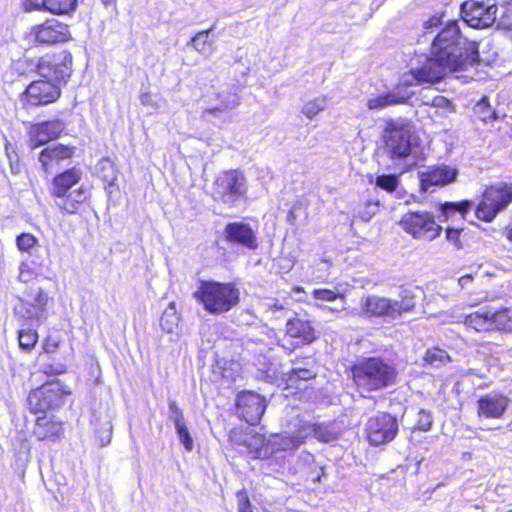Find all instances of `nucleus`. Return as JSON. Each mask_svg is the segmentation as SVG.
Masks as SVG:
<instances>
[{
  "label": "nucleus",
  "mask_w": 512,
  "mask_h": 512,
  "mask_svg": "<svg viewBox=\"0 0 512 512\" xmlns=\"http://www.w3.org/2000/svg\"><path fill=\"white\" fill-rule=\"evenodd\" d=\"M479 59L478 44L462 35L458 21H449L433 38L431 56L416 58L413 77L418 81H441L448 72L466 70Z\"/></svg>",
  "instance_id": "1"
},
{
  "label": "nucleus",
  "mask_w": 512,
  "mask_h": 512,
  "mask_svg": "<svg viewBox=\"0 0 512 512\" xmlns=\"http://www.w3.org/2000/svg\"><path fill=\"white\" fill-rule=\"evenodd\" d=\"M72 54L63 50L40 57L35 65L41 79L31 82L22 94L27 106L39 107L54 103L72 74Z\"/></svg>",
  "instance_id": "2"
},
{
  "label": "nucleus",
  "mask_w": 512,
  "mask_h": 512,
  "mask_svg": "<svg viewBox=\"0 0 512 512\" xmlns=\"http://www.w3.org/2000/svg\"><path fill=\"white\" fill-rule=\"evenodd\" d=\"M397 370L391 360L381 356L359 359L351 367V377L360 391L375 392L395 384Z\"/></svg>",
  "instance_id": "3"
},
{
  "label": "nucleus",
  "mask_w": 512,
  "mask_h": 512,
  "mask_svg": "<svg viewBox=\"0 0 512 512\" xmlns=\"http://www.w3.org/2000/svg\"><path fill=\"white\" fill-rule=\"evenodd\" d=\"M194 298L210 314H222L239 303L240 291L233 283L202 280Z\"/></svg>",
  "instance_id": "4"
},
{
  "label": "nucleus",
  "mask_w": 512,
  "mask_h": 512,
  "mask_svg": "<svg viewBox=\"0 0 512 512\" xmlns=\"http://www.w3.org/2000/svg\"><path fill=\"white\" fill-rule=\"evenodd\" d=\"M311 431V427L307 426L300 429L296 435H289L285 437L279 435L274 436L272 440H269V443L265 447L262 446L256 450V457L268 458L274 450H289L297 448L304 442L305 438ZM313 432L318 440L325 443L336 441L339 438V431L333 423L318 424L313 428Z\"/></svg>",
  "instance_id": "5"
},
{
  "label": "nucleus",
  "mask_w": 512,
  "mask_h": 512,
  "mask_svg": "<svg viewBox=\"0 0 512 512\" xmlns=\"http://www.w3.org/2000/svg\"><path fill=\"white\" fill-rule=\"evenodd\" d=\"M248 182L242 171L231 169L221 172L213 183V198L223 205L234 208L247 199Z\"/></svg>",
  "instance_id": "6"
},
{
  "label": "nucleus",
  "mask_w": 512,
  "mask_h": 512,
  "mask_svg": "<svg viewBox=\"0 0 512 512\" xmlns=\"http://www.w3.org/2000/svg\"><path fill=\"white\" fill-rule=\"evenodd\" d=\"M361 314L368 318H381L390 323L398 320L404 313L414 310L413 297H403L401 300H393L377 295H370L361 299Z\"/></svg>",
  "instance_id": "7"
},
{
  "label": "nucleus",
  "mask_w": 512,
  "mask_h": 512,
  "mask_svg": "<svg viewBox=\"0 0 512 512\" xmlns=\"http://www.w3.org/2000/svg\"><path fill=\"white\" fill-rule=\"evenodd\" d=\"M385 152L394 161L406 160L418 146V138L409 124L389 121L383 134Z\"/></svg>",
  "instance_id": "8"
},
{
  "label": "nucleus",
  "mask_w": 512,
  "mask_h": 512,
  "mask_svg": "<svg viewBox=\"0 0 512 512\" xmlns=\"http://www.w3.org/2000/svg\"><path fill=\"white\" fill-rule=\"evenodd\" d=\"M235 348H241L239 358L251 362L258 368L263 378L268 383H274L278 379L276 366L270 362L267 353L270 351L268 344L259 338L244 337L233 343Z\"/></svg>",
  "instance_id": "9"
},
{
  "label": "nucleus",
  "mask_w": 512,
  "mask_h": 512,
  "mask_svg": "<svg viewBox=\"0 0 512 512\" xmlns=\"http://www.w3.org/2000/svg\"><path fill=\"white\" fill-rule=\"evenodd\" d=\"M512 202V184L499 182L486 187L479 204L475 207V216L486 223L492 222L498 214L507 209Z\"/></svg>",
  "instance_id": "10"
},
{
  "label": "nucleus",
  "mask_w": 512,
  "mask_h": 512,
  "mask_svg": "<svg viewBox=\"0 0 512 512\" xmlns=\"http://www.w3.org/2000/svg\"><path fill=\"white\" fill-rule=\"evenodd\" d=\"M69 393L58 380L46 382L30 391L27 397L28 408L33 414L47 415L46 413L59 409Z\"/></svg>",
  "instance_id": "11"
},
{
  "label": "nucleus",
  "mask_w": 512,
  "mask_h": 512,
  "mask_svg": "<svg viewBox=\"0 0 512 512\" xmlns=\"http://www.w3.org/2000/svg\"><path fill=\"white\" fill-rule=\"evenodd\" d=\"M415 60H412V67L409 71V74H405L401 81L396 85L391 91H388L384 94H380L375 98H371L367 101V108L369 110H382L388 106L398 105L407 103L410 98L415 94L413 91V83L417 84L422 83H436L437 81H418L413 77V69L417 67L414 64Z\"/></svg>",
  "instance_id": "12"
},
{
  "label": "nucleus",
  "mask_w": 512,
  "mask_h": 512,
  "mask_svg": "<svg viewBox=\"0 0 512 512\" xmlns=\"http://www.w3.org/2000/svg\"><path fill=\"white\" fill-rule=\"evenodd\" d=\"M399 224L407 234L417 240L432 241L442 231L434 215L427 211H409L402 216Z\"/></svg>",
  "instance_id": "13"
},
{
  "label": "nucleus",
  "mask_w": 512,
  "mask_h": 512,
  "mask_svg": "<svg viewBox=\"0 0 512 512\" xmlns=\"http://www.w3.org/2000/svg\"><path fill=\"white\" fill-rule=\"evenodd\" d=\"M497 11L494 0H466L460 6L462 20L475 29L492 26L497 19Z\"/></svg>",
  "instance_id": "14"
},
{
  "label": "nucleus",
  "mask_w": 512,
  "mask_h": 512,
  "mask_svg": "<svg viewBox=\"0 0 512 512\" xmlns=\"http://www.w3.org/2000/svg\"><path fill=\"white\" fill-rule=\"evenodd\" d=\"M399 432L396 416L387 412H378L366 423L367 439L372 446L385 445L392 442Z\"/></svg>",
  "instance_id": "15"
},
{
  "label": "nucleus",
  "mask_w": 512,
  "mask_h": 512,
  "mask_svg": "<svg viewBox=\"0 0 512 512\" xmlns=\"http://www.w3.org/2000/svg\"><path fill=\"white\" fill-rule=\"evenodd\" d=\"M223 238L230 247L254 251L259 247L257 226L245 221L229 222L223 229Z\"/></svg>",
  "instance_id": "16"
},
{
  "label": "nucleus",
  "mask_w": 512,
  "mask_h": 512,
  "mask_svg": "<svg viewBox=\"0 0 512 512\" xmlns=\"http://www.w3.org/2000/svg\"><path fill=\"white\" fill-rule=\"evenodd\" d=\"M267 407L266 399L260 394L244 390L236 397V414L249 425H257Z\"/></svg>",
  "instance_id": "17"
},
{
  "label": "nucleus",
  "mask_w": 512,
  "mask_h": 512,
  "mask_svg": "<svg viewBox=\"0 0 512 512\" xmlns=\"http://www.w3.org/2000/svg\"><path fill=\"white\" fill-rule=\"evenodd\" d=\"M65 128L66 124L60 119L33 124L29 130V147L34 150L58 139Z\"/></svg>",
  "instance_id": "18"
},
{
  "label": "nucleus",
  "mask_w": 512,
  "mask_h": 512,
  "mask_svg": "<svg viewBox=\"0 0 512 512\" xmlns=\"http://www.w3.org/2000/svg\"><path fill=\"white\" fill-rule=\"evenodd\" d=\"M32 32L35 35V40L45 45L66 42L70 38L68 25L56 19L47 20L43 24L34 26Z\"/></svg>",
  "instance_id": "19"
},
{
  "label": "nucleus",
  "mask_w": 512,
  "mask_h": 512,
  "mask_svg": "<svg viewBox=\"0 0 512 512\" xmlns=\"http://www.w3.org/2000/svg\"><path fill=\"white\" fill-rule=\"evenodd\" d=\"M458 170L448 165H437L428 167L427 170L419 172L421 191L427 192L432 186H444L454 182Z\"/></svg>",
  "instance_id": "20"
},
{
  "label": "nucleus",
  "mask_w": 512,
  "mask_h": 512,
  "mask_svg": "<svg viewBox=\"0 0 512 512\" xmlns=\"http://www.w3.org/2000/svg\"><path fill=\"white\" fill-rule=\"evenodd\" d=\"M76 151L75 146L64 145L61 143L49 145L42 149L38 155V162L43 172L50 174L56 166L63 161L73 157Z\"/></svg>",
  "instance_id": "21"
},
{
  "label": "nucleus",
  "mask_w": 512,
  "mask_h": 512,
  "mask_svg": "<svg viewBox=\"0 0 512 512\" xmlns=\"http://www.w3.org/2000/svg\"><path fill=\"white\" fill-rule=\"evenodd\" d=\"M509 398L503 394L491 392L477 400V413L480 419H500L509 406Z\"/></svg>",
  "instance_id": "22"
},
{
  "label": "nucleus",
  "mask_w": 512,
  "mask_h": 512,
  "mask_svg": "<svg viewBox=\"0 0 512 512\" xmlns=\"http://www.w3.org/2000/svg\"><path fill=\"white\" fill-rule=\"evenodd\" d=\"M241 91L240 85L232 84L225 85L217 93V100L219 103L203 111V118L210 120L211 117H218L222 113L236 108L240 103L239 93Z\"/></svg>",
  "instance_id": "23"
},
{
  "label": "nucleus",
  "mask_w": 512,
  "mask_h": 512,
  "mask_svg": "<svg viewBox=\"0 0 512 512\" xmlns=\"http://www.w3.org/2000/svg\"><path fill=\"white\" fill-rule=\"evenodd\" d=\"M286 335L296 339V345H309L317 339L315 328L309 320L298 317L286 322Z\"/></svg>",
  "instance_id": "24"
},
{
  "label": "nucleus",
  "mask_w": 512,
  "mask_h": 512,
  "mask_svg": "<svg viewBox=\"0 0 512 512\" xmlns=\"http://www.w3.org/2000/svg\"><path fill=\"white\" fill-rule=\"evenodd\" d=\"M81 177L82 172L76 167L57 174L52 180L51 195L56 198H64L70 189L81 180Z\"/></svg>",
  "instance_id": "25"
},
{
  "label": "nucleus",
  "mask_w": 512,
  "mask_h": 512,
  "mask_svg": "<svg viewBox=\"0 0 512 512\" xmlns=\"http://www.w3.org/2000/svg\"><path fill=\"white\" fill-rule=\"evenodd\" d=\"M28 10H46L55 15H68L74 12L78 0H26Z\"/></svg>",
  "instance_id": "26"
},
{
  "label": "nucleus",
  "mask_w": 512,
  "mask_h": 512,
  "mask_svg": "<svg viewBox=\"0 0 512 512\" xmlns=\"http://www.w3.org/2000/svg\"><path fill=\"white\" fill-rule=\"evenodd\" d=\"M61 432L62 424L56 421L53 416L43 415L36 419L33 434L38 440L55 441L59 438Z\"/></svg>",
  "instance_id": "27"
},
{
  "label": "nucleus",
  "mask_w": 512,
  "mask_h": 512,
  "mask_svg": "<svg viewBox=\"0 0 512 512\" xmlns=\"http://www.w3.org/2000/svg\"><path fill=\"white\" fill-rule=\"evenodd\" d=\"M14 314L20 321L21 327L38 326L44 313L30 303H21L14 308Z\"/></svg>",
  "instance_id": "28"
},
{
  "label": "nucleus",
  "mask_w": 512,
  "mask_h": 512,
  "mask_svg": "<svg viewBox=\"0 0 512 512\" xmlns=\"http://www.w3.org/2000/svg\"><path fill=\"white\" fill-rule=\"evenodd\" d=\"M490 317H492L490 308L480 309L466 315L463 322L467 328L473 329L476 332H487L492 330Z\"/></svg>",
  "instance_id": "29"
},
{
  "label": "nucleus",
  "mask_w": 512,
  "mask_h": 512,
  "mask_svg": "<svg viewBox=\"0 0 512 512\" xmlns=\"http://www.w3.org/2000/svg\"><path fill=\"white\" fill-rule=\"evenodd\" d=\"M474 202L471 200H462L459 202H445L440 205L439 210L443 220H448L456 214H460L463 219L474 208Z\"/></svg>",
  "instance_id": "30"
},
{
  "label": "nucleus",
  "mask_w": 512,
  "mask_h": 512,
  "mask_svg": "<svg viewBox=\"0 0 512 512\" xmlns=\"http://www.w3.org/2000/svg\"><path fill=\"white\" fill-rule=\"evenodd\" d=\"M317 372L314 369V360L308 359L304 366H296L287 374V383L289 386H297L298 381H307L316 377Z\"/></svg>",
  "instance_id": "31"
},
{
  "label": "nucleus",
  "mask_w": 512,
  "mask_h": 512,
  "mask_svg": "<svg viewBox=\"0 0 512 512\" xmlns=\"http://www.w3.org/2000/svg\"><path fill=\"white\" fill-rule=\"evenodd\" d=\"M180 322V314L176 310L175 302H170L160 317V327L167 334L176 333Z\"/></svg>",
  "instance_id": "32"
},
{
  "label": "nucleus",
  "mask_w": 512,
  "mask_h": 512,
  "mask_svg": "<svg viewBox=\"0 0 512 512\" xmlns=\"http://www.w3.org/2000/svg\"><path fill=\"white\" fill-rule=\"evenodd\" d=\"M95 437L101 447L107 446L112 439L113 425L109 415L103 419L94 418Z\"/></svg>",
  "instance_id": "33"
},
{
  "label": "nucleus",
  "mask_w": 512,
  "mask_h": 512,
  "mask_svg": "<svg viewBox=\"0 0 512 512\" xmlns=\"http://www.w3.org/2000/svg\"><path fill=\"white\" fill-rule=\"evenodd\" d=\"M492 330H501L512 333V311L504 308L501 310L491 309Z\"/></svg>",
  "instance_id": "34"
},
{
  "label": "nucleus",
  "mask_w": 512,
  "mask_h": 512,
  "mask_svg": "<svg viewBox=\"0 0 512 512\" xmlns=\"http://www.w3.org/2000/svg\"><path fill=\"white\" fill-rule=\"evenodd\" d=\"M240 366L237 362L218 360L213 369V373L229 382L236 380L239 375Z\"/></svg>",
  "instance_id": "35"
},
{
  "label": "nucleus",
  "mask_w": 512,
  "mask_h": 512,
  "mask_svg": "<svg viewBox=\"0 0 512 512\" xmlns=\"http://www.w3.org/2000/svg\"><path fill=\"white\" fill-rule=\"evenodd\" d=\"M374 184L376 188H379L387 193H397V197L401 198V194L398 191L400 185V176L398 174H380L375 177Z\"/></svg>",
  "instance_id": "36"
},
{
  "label": "nucleus",
  "mask_w": 512,
  "mask_h": 512,
  "mask_svg": "<svg viewBox=\"0 0 512 512\" xmlns=\"http://www.w3.org/2000/svg\"><path fill=\"white\" fill-rule=\"evenodd\" d=\"M38 341V333L33 327H21L18 331L19 347L24 352H30Z\"/></svg>",
  "instance_id": "37"
},
{
  "label": "nucleus",
  "mask_w": 512,
  "mask_h": 512,
  "mask_svg": "<svg viewBox=\"0 0 512 512\" xmlns=\"http://www.w3.org/2000/svg\"><path fill=\"white\" fill-rule=\"evenodd\" d=\"M29 254V259L26 261L29 262L34 268L38 270V272L43 273L49 266V254L48 250L42 248L41 246L33 249Z\"/></svg>",
  "instance_id": "38"
},
{
  "label": "nucleus",
  "mask_w": 512,
  "mask_h": 512,
  "mask_svg": "<svg viewBox=\"0 0 512 512\" xmlns=\"http://www.w3.org/2000/svg\"><path fill=\"white\" fill-rule=\"evenodd\" d=\"M424 360L427 364L434 368H440L445 364L451 362V358L447 351L444 349L434 347L426 351Z\"/></svg>",
  "instance_id": "39"
},
{
  "label": "nucleus",
  "mask_w": 512,
  "mask_h": 512,
  "mask_svg": "<svg viewBox=\"0 0 512 512\" xmlns=\"http://www.w3.org/2000/svg\"><path fill=\"white\" fill-rule=\"evenodd\" d=\"M210 30H204L197 33L194 37L191 38L190 42L187 44L191 45L195 50L202 54H208L211 51V42L209 41Z\"/></svg>",
  "instance_id": "40"
},
{
  "label": "nucleus",
  "mask_w": 512,
  "mask_h": 512,
  "mask_svg": "<svg viewBox=\"0 0 512 512\" xmlns=\"http://www.w3.org/2000/svg\"><path fill=\"white\" fill-rule=\"evenodd\" d=\"M432 92L430 87L425 88L421 91V101L424 105H429L436 108H450L451 101L442 95H435L429 97L428 93Z\"/></svg>",
  "instance_id": "41"
},
{
  "label": "nucleus",
  "mask_w": 512,
  "mask_h": 512,
  "mask_svg": "<svg viewBox=\"0 0 512 512\" xmlns=\"http://www.w3.org/2000/svg\"><path fill=\"white\" fill-rule=\"evenodd\" d=\"M327 106L325 97H318L307 102L302 107V113L309 119H313L319 112L323 111Z\"/></svg>",
  "instance_id": "42"
},
{
  "label": "nucleus",
  "mask_w": 512,
  "mask_h": 512,
  "mask_svg": "<svg viewBox=\"0 0 512 512\" xmlns=\"http://www.w3.org/2000/svg\"><path fill=\"white\" fill-rule=\"evenodd\" d=\"M433 425V413L426 409H420L417 413L414 429L422 432H428Z\"/></svg>",
  "instance_id": "43"
},
{
  "label": "nucleus",
  "mask_w": 512,
  "mask_h": 512,
  "mask_svg": "<svg viewBox=\"0 0 512 512\" xmlns=\"http://www.w3.org/2000/svg\"><path fill=\"white\" fill-rule=\"evenodd\" d=\"M16 245L20 251L30 253L33 249L38 247L37 238L30 233H21L16 238Z\"/></svg>",
  "instance_id": "44"
},
{
  "label": "nucleus",
  "mask_w": 512,
  "mask_h": 512,
  "mask_svg": "<svg viewBox=\"0 0 512 512\" xmlns=\"http://www.w3.org/2000/svg\"><path fill=\"white\" fill-rule=\"evenodd\" d=\"M42 274L38 272L28 261H22L19 265L18 281L21 283H29L38 275Z\"/></svg>",
  "instance_id": "45"
},
{
  "label": "nucleus",
  "mask_w": 512,
  "mask_h": 512,
  "mask_svg": "<svg viewBox=\"0 0 512 512\" xmlns=\"http://www.w3.org/2000/svg\"><path fill=\"white\" fill-rule=\"evenodd\" d=\"M41 371L49 376L61 375L66 372V365L54 359H48L41 364Z\"/></svg>",
  "instance_id": "46"
},
{
  "label": "nucleus",
  "mask_w": 512,
  "mask_h": 512,
  "mask_svg": "<svg viewBox=\"0 0 512 512\" xmlns=\"http://www.w3.org/2000/svg\"><path fill=\"white\" fill-rule=\"evenodd\" d=\"M168 418L173 421L175 426L186 423L182 409L173 399L168 400Z\"/></svg>",
  "instance_id": "47"
},
{
  "label": "nucleus",
  "mask_w": 512,
  "mask_h": 512,
  "mask_svg": "<svg viewBox=\"0 0 512 512\" xmlns=\"http://www.w3.org/2000/svg\"><path fill=\"white\" fill-rule=\"evenodd\" d=\"M175 430L177 433V436L179 438L180 443L184 446L186 451L190 452L193 450L194 442L190 435V432L187 428L186 423L175 426Z\"/></svg>",
  "instance_id": "48"
},
{
  "label": "nucleus",
  "mask_w": 512,
  "mask_h": 512,
  "mask_svg": "<svg viewBox=\"0 0 512 512\" xmlns=\"http://www.w3.org/2000/svg\"><path fill=\"white\" fill-rule=\"evenodd\" d=\"M30 297L33 301L30 304L44 313L45 306L48 303V294L42 288L37 287L31 290Z\"/></svg>",
  "instance_id": "49"
},
{
  "label": "nucleus",
  "mask_w": 512,
  "mask_h": 512,
  "mask_svg": "<svg viewBox=\"0 0 512 512\" xmlns=\"http://www.w3.org/2000/svg\"><path fill=\"white\" fill-rule=\"evenodd\" d=\"M478 112L482 114V120L485 123L492 122L498 118L495 110L492 109L490 106L488 99L484 97L478 104H477Z\"/></svg>",
  "instance_id": "50"
},
{
  "label": "nucleus",
  "mask_w": 512,
  "mask_h": 512,
  "mask_svg": "<svg viewBox=\"0 0 512 512\" xmlns=\"http://www.w3.org/2000/svg\"><path fill=\"white\" fill-rule=\"evenodd\" d=\"M498 20V27L504 30H512V0L507 2Z\"/></svg>",
  "instance_id": "51"
},
{
  "label": "nucleus",
  "mask_w": 512,
  "mask_h": 512,
  "mask_svg": "<svg viewBox=\"0 0 512 512\" xmlns=\"http://www.w3.org/2000/svg\"><path fill=\"white\" fill-rule=\"evenodd\" d=\"M379 208L378 201H368L365 206L358 211V217L364 221L368 222L370 219L377 213Z\"/></svg>",
  "instance_id": "52"
},
{
  "label": "nucleus",
  "mask_w": 512,
  "mask_h": 512,
  "mask_svg": "<svg viewBox=\"0 0 512 512\" xmlns=\"http://www.w3.org/2000/svg\"><path fill=\"white\" fill-rule=\"evenodd\" d=\"M313 298L321 301L333 302L342 297L339 292L330 289H314L312 291Z\"/></svg>",
  "instance_id": "53"
},
{
  "label": "nucleus",
  "mask_w": 512,
  "mask_h": 512,
  "mask_svg": "<svg viewBox=\"0 0 512 512\" xmlns=\"http://www.w3.org/2000/svg\"><path fill=\"white\" fill-rule=\"evenodd\" d=\"M238 512H253L248 493L245 489L236 493Z\"/></svg>",
  "instance_id": "54"
},
{
  "label": "nucleus",
  "mask_w": 512,
  "mask_h": 512,
  "mask_svg": "<svg viewBox=\"0 0 512 512\" xmlns=\"http://www.w3.org/2000/svg\"><path fill=\"white\" fill-rule=\"evenodd\" d=\"M462 231H463L462 229L451 228V227H448L446 229L447 241H449L451 244H453L457 250H460L463 248L462 242L460 240V235H461Z\"/></svg>",
  "instance_id": "55"
},
{
  "label": "nucleus",
  "mask_w": 512,
  "mask_h": 512,
  "mask_svg": "<svg viewBox=\"0 0 512 512\" xmlns=\"http://www.w3.org/2000/svg\"><path fill=\"white\" fill-rule=\"evenodd\" d=\"M60 202H56L59 209L65 211L68 214H74L78 210V204L74 203L72 199L66 194L64 198H60Z\"/></svg>",
  "instance_id": "56"
},
{
  "label": "nucleus",
  "mask_w": 512,
  "mask_h": 512,
  "mask_svg": "<svg viewBox=\"0 0 512 512\" xmlns=\"http://www.w3.org/2000/svg\"><path fill=\"white\" fill-rule=\"evenodd\" d=\"M442 23V17L438 15L431 16L423 23L424 33H432L435 28H438Z\"/></svg>",
  "instance_id": "57"
},
{
  "label": "nucleus",
  "mask_w": 512,
  "mask_h": 512,
  "mask_svg": "<svg viewBox=\"0 0 512 512\" xmlns=\"http://www.w3.org/2000/svg\"><path fill=\"white\" fill-rule=\"evenodd\" d=\"M68 196L74 203L80 205L87 199V191L83 186H81L78 189L69 191Z\"/></svg>",
  "instance_id": "58"
},
{
  "label": "nucleus",
  "mask_w": 512,
  "mask_h": 512,
  "mask_svg": "<svg viewBox=\"0 0 512 512\" xmlns=\"http://www.w3.org/2000/svg\"><path fill=\"white\" fill-rule=\"evenodd\" d=\"M58 347V341L52 339L51 337H48L43 343V351L47 355L55 353Z\"/></svg>",
  "instance_id": "59"
},
{
  "label": "nucleus",
  "mask_w": 512,
  "mask_h": 512,
  "mask_svg": "<svg viewBox=\"0 0 512 512\" xmlns=\"http://www.w3.org/2000/svg\"><path fill=\"white\" fill-rule=\"evenodd\" d=\"M325 475V467L317 464H315V469L309 473V477L313 482H320Z\"/></svg>",
  "instance_id": "60"
},
{
  "label": "nucleus",
  "mask_w": 512,
  "mask_h": 512,
  "mask_svg": "<svg viewBox=\"0 0 512 512\" xmlns=\"http://www.w3.org/2000/svg\"><path fill=\"white\" fill-rule=\"evenodd\" d=\"M9 165H10V171L12 174L14 175H18L21 173L22 171V165L20 163V160H19V157L16 156V158H11V160L9 161Z\"/></svg>",
  "instance_id": "61"
},
{
  "label": "nucleus",
  "mask_w": 512,
  "mask_h": 512,
  "mask_svg": "<svg viewBox=\"0 0 512 512\" xmlns=\"http://www.w3.org/2000/svg\"><path fill=\"white\" fill-rule=\"evenodd\" d=\"M473 279L474 277L472 274H466L459 278L458 284L462 289H466L471 284Z\"/></svg>",
  "instance_id": "62"
},
{
  "label": "nucleus",
  "mask_w": 512,
  "mask_h": 512,
  "mask_svg": "<svg viewBox=\"0 0 512 512\" xmlns=\"http://www.w3.org/2000/svg\"><path fill=\"white\" fill-rule=\"evenodd\" d=\"M5 153L9 161L11 160V158L15 159L16 156H18L15 148L11 144H6Z\"/></svg>",
  "instance_id": "63"
},
{
  "label": "nucleus",
  "mask_w": 512,
  "mask_h": 512,
  "mask_svg": "<svg viewBox=\"0 0 512 512\" xmlns=\"http://www.w3.org/2000/svg\"><path fill=\"white\" fill-rule=\"evenodd\" d=\"M503 234L510 242H512V227L506 228Z\"/></svg>",
  "instance_id": "64"
}]
</instances>
